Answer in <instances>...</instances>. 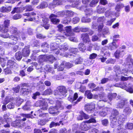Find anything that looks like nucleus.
I'll return each mask as SVG.
<instances>
[{
    "label": "nucleus",
    "mask_w": 133,
    "mask_h": 133,
    "mask_svg": "<svg viewBox=\"0 0 133 133\" xmlns=\"http://www.w3.org/2000/svg\"><path fill=\"white\" fill-rule=\"evenodd\" d=\"M118 114V112L117 110L113 109L112 114L110 117V119L111 123V125L113 128L117 126H119L118 124L121 125L125 120L124 118H123L122 116H120L117 122Z\"/></svg>",
    "instance_id": "f257e3e1"
},
{
    "label": "nucleus",
    "mask_w": 133,
    "mask_h": 133,
    "mask_svg": "<svg viewBox=\"0 0 133 133\" xmlns=\"http://www.w3.org/2000/svg\"><path fill=\"white\" fill-rule=\"evenodd\" d=\"M58 108H62L63 107L61 103L59 101L57 102L56 105L55 107H50L48 110L49 113L54 115H57L59 113Z\"/></svg>",
    "instance_id": "f03ea898"
},
{
    "label": "nucleus",
    "mask_w": 133,
    "mask_h": 133,
    "mask_svg": "<svg viewBox=\"0 0 133 133\" xmlns=\"http://www.w3.org/2000/svg\"><path fill=\"white\" fill-rule=\"evenodd\" d=\"M95 104L93 103L87 104L85 106V109L88 112H93L95 109Z\"/></svg>",
    "instance_id": "7ed1b4c3"
},
{
    "label": "nucleus",
    "mask_w": 133,
    "mask_h": 133,
    "mask_svg": "<svg viewBox=\"0 0 133 133\" xmlns=\"http://www.w3.org/2000/svg\"><path fill=\"white\" fill-rule=\"evenodd\" d=\"M8 118H4V117H1L0 118V121L3 124V126L5 128H9L10 127V122L8 121Z\"/></svg>",
    "instance_id": "20e7f679"
},
{
    "label": "nucleus",
    "mask_w": 133,
    "mask_h": 133,
    "mask_svg": "<svg viewBox=\"0 0 133 133\" xmlns=\"http://www.w3.org/2000/svg\"><path fill=\"white\" fill-rule=\"evenodd\" d=\"M10 30L11 32L13 34L17 36H18L20 37L21 36L22 38L23 39H24L25 38L22 35V33L18 34L17 32V29L15 27H10Z\"/></svg>",
    "instance_id": "39448f33"
},
{
    "label": "nucleus",
    "mask_w": 133,
    "mask_h": 133,
    "mask_svg": "<svg viewBox=\"0 0 133 133\" xmlns=\"http://www.w3.org/2000/svg\"><path fill=\"white\" fill-rule=\"evenodd\" d=\"M58 47V45L56 43H51L50 45V48L51 50L53 51L56 54H58L59 52V50L57 48Z\"/></svg>",
    "instance_id": "423d86ee"
},
{
    "label": "nucleus",
    "mask_w": 133,
    "mask_h": 133,
    "mask_svg": "<svg viewBox=\"0 0 133 133\" xmlns=\"http://www.w3.org/2000/svg\"><path fill=\"white\" fill-rule=\"evenodd\" d=\"M123 51H124L121 48L117 50L114 54L115 57L117 58H119L122 57L124 54L123 53Z\"/></svg>",
    "instance_id": "0eeeda50"
},
{
    "label": "nucleus",
    "mask_w": 133,
    "mask_h": 133,
    "mask_svg": "<svg viewBox=\"0 0 133 133\" xmlns=\"http://www.w3.org/2000/svg\"><path fill=\"white\" fill-rule=\"evenodd\" d=\"M40 106L41 107V109H39L38 111L37 112H38L41 111V110H46L48 108V104L45 101H41L40 103Z\"/></svg>",
    "instance_id": "6e6552de"
},
{
    "label": "nucleus",
    "mask_w": 133,
    "mask_h": 133,
    "mask_svg": "<svg viewBox=\"0 0 133 133\" xmlns=\"http://www.w3.org/2000/svg\"><path fill=\"white\" fill-rule=\"evenodd\" d=\"M16 65V64L14 62L11 60H9L6 64L7 68L10 69L15 68Z\"/></svg>",
    "instance_id": "1a4fd4ad"
},
{
    "label": "nucleus",
    "mask_w": 133,
    "mask_h": 133,
    "mask_svg": "<svg viewBox=\"0 0 133 133\" xmlns=\"http://www.w3.org/2000/svg\"><path fill=\"white\" fill-rule=\"evenodd\" d=\"M82 8L84 10V12L87 15H90L92 14V10L90 7L88 6L87 7V6L85 5L82 7Z\"/></svg>",
    "instance_id": "9d476101"
},
{
    "label": "nucleus",
    "mask_w": 133,
    "mask_h": 133,
    "mask_svg": "<svg viewBox=\"0 0 133 133\" xmlns=\"http://www.w3.org/2000/svg\"><path fill=\"white\" fill-rule=\"evenodd\" d=\"M30 52L29 47L26 46L22 50V55L24 57L28 56L30 54Z\"/></svg>",
    "instance_id": "9b49d317"
},
{
    "label": "nucleus",
    "mask_w": 133,
    "mask_h": 133,
    "mask_svg": "<svg viewBox=\"0 0 133 133\" xmlns=\"http://www.w3.org/2000/svg\"><path fill=\"white\" fill-rule=\"evenodd\" d=\"M86 123H87L84 121L81 124L80 126L81 129L85 131H87L90 128L89 125H87Z\"/></svg>",
    "instance_id": "f8f14e48"
},
{
    "label": "nucleus",
    "mask_w": 133,
    "mask_h": 133,
    "mask_svg": "<svg viewBox=\"0 0 133 133\" xmlns=\"http://www.w3.org/2000/svg\"><path fill=\"white\" fill-rule=\"evenodd\" d=\"M66 33L65 35L66 36H70L73 35L74 34L72 32V29L71 26H66L65 28Z\"/></svg>",
    "instance_id": "ddd939ff"
},
{
    "label": "nucleus",
    "mask_w": 133,
    "mask_h": 133,
    "mask_svg": "<svg viewBox=\"0 0 133 133\" xmlns=\"http://www.w3.org/2000/svg\"><path fill=\"white\" fill-rule=\"evenodd\" d=\"M81 38L83 41L85 43H87L90 41L88 35L87 34H83L81 35Z\"/></svg>",
    "instance_id": "4468645a"
},
{
    "label": "nucleus",
    "mask_w": 133,
    "mask_h": 133,
    "mask_svg": "<svg viewBox=\"0 0 133 133\" xmlns=\"http://www.w3.org/2000/svg\"><path fill=\"white\" fill-rule=\"evenodd\" d=\"M47 55H41L38 58V62L40 63H43L44 62L47 61Z\"/></svg>",
    "instance_id": "2eb2a0df"
},
{
    "label": "nucleus",
    "mask_w": 133,
    "mask_h": 133,
    "mask_svg": "<svg viewBox=\"0 0 133 133\" xmlns=\"http://www.w3.org/2000/svg\"><path fill=\"white\" fill-rule=\"evenodd\" d=\"M127 100L124 98L122 99L118 104L117 106L119 108H122L124 105L127 104Z\"/></svg>",
    "instance_id": "dca6fc26"
},
{
    "label": "nucleus",
    "mask_w": 133,
    "mask_h": 133,
    "mask_svg": "<svg viewBox=\"0 0 133 133\" xmlns=\"http://www.w3.org/2000/svg\"><path fill=\"white\" fill-rule=\"evenodd\" d=\"M125 84L124 83H123V85H124L125 86L123 87V88L130 93H133V89L131 87V85L130 84H129L128 85H125Z\"/></svg>",
    "instance_id": "f3484780"
},
{
    "label": "nucleus",
    "mask_w": 133,
    "mask_h": 133,
    "mask_svg": "<svg viewBox=\"0 0 133 133\" xmlns=\"http://www.w3.org/2000/svg\"><path fill=\"white\" fill-rule=\"evenodd\" d=\"M58 90L63 95H64L67 92L66 88L64 86H61L58 88Z\"/></svg>",
    "instance_id": "a211bd4d"
},
{
    "label": "nucleus",
    "mask_w": 133,
    "mask_h": 133,
    "mask_svg": "<svg viewBox=\"0 0 133 133\" xmlns=\"http://www.w3.org/2000/svg\"><path fill=\"white\" fill-rule=\"evenodd\" d=\"M65 0H54L52 4L51 5H59L62 4L63 2H65Z\"/></svg>",
    "instance_id": "6ab92c4d"
},
{
    "label": "nucleus",
    "mask_w": 133,
    "mask_h": 133,
    "mask_svg": "<svg viewBox=\"0 0 133 133\" xmlns=\"http://www.w3.org/2000/svg\"><path fill=\"white\" fill-rule=\"evenodd\" d=\"M111 109L110 108H104L101 111L99 114L100 116L103 117H104L107 115V113L108 110H110Z\"/></svg>",
    "instance_id": "aec40b11"
},
{
    "label": "nucleus",
    "mask_w": 133,
    "mask_h": 133,
    "mask_svg": "<svg viewBox=\"0 0 133 133\" xmlns=\"http://www.w3.org/2000/svg\"><path fill=\"white\" fill-rule=\"evenodd\" d=\"M42 48V51L45 52H46L49 48L48 44L46 43H42L41 45Z\"/></svg>",
    "instance_id": "412c9836"
},
{
    "label": "nucleus",
    "mask_w": 133,
    "mask_h": 133,
    "mask_svg": "<svg viewBox=\"0 0 133 133\" xmlns=\"http://www.w3.org/2000/svg\"><path fill=\"white\" fill-rule=\"evenodd\" d=\"M52 14H51L49 16V18L51 20V22L54 24H55L59 22V19L56 18V17L55 16H51Z\"/></svg>",
    "instance_id": "4be33fe9"
},
{
    "label": "nucleus",
    "mask_w": 133,
    "mask_h": 133,
    "mask_svg": "<svg viewBox=\"0 0 133 133\" xmlns=\"http://www.w3.org/2000/svg\"><path fill=\"white\" fill-rule=\"evenodd\" d=\"M118 46V45H117L115 42L113 41L112 43L109 44L108 48L111 50H113L117 48Z\"/></svg>",
    "instance_id": "5701e85b"
},
{
    "label": "nucleus",
    "mask_w": 133,
    "mask_h": 133,
    "mask_svg": "<svg viewBox=\"0 0 133 133\" xmlns=\"http://www.w3.org/2000/svg\"><path fill=\"white\" fill-rule=\"evenodd\" d=\"M78 96L77 93H75L74 95V97L71 96H69L68 98V100L71 102H72L75 100H76L78 98Z\"/></svg>",
    "instance_id": "b1692460"
},
{
    "label": "nucleus",
    "mask_w": 133,
    "mask_h": 133,
    "mask_svg": "<svg viewBox=\"0 0 133 133\" xmlns=\"http://www.w3.org/2000/svg\"><path fill=\"white\" fill-rule=\"evenodd\" d=\"M11 7H8L6 8L5 7L3 6L1 8L0 11L1 12H10L11 10Z\"/></svg>",
    "instance_id": "393cba45"
},
{
    "label": "nucleus",
    "mask_w": 133,
    "mask_h": 133,
    "mask_svg": "<svg viewBox=\"0 0 133 133\" xmlns=\"http://www.w3.org/2000/svg\"><path fill=\"white\" fill-rule=\"evenodd\" d=\"M117 96L116 93H110L108 95V97L109 100L111 101L113 99L115 98Z\"/></svg>",
    "instance_id": "a878e982"
},
{
    "label": "nucleus",
    "mask_w": 133,
    "mask_h": 133,
    "mask_svg": "<svg viewBox=\"0 0 133 133\" xmlns=\"http://www.w3.org/2000/svg\"><path fill=\"white\" fill-rule=\"evenodd\" d=\"M62 121H60L59 123H55L54 122H52L50 124V128H52L57 126H59L61 124L62 125H63V124L62 123Z\"/></svg>",
    "instance_id": "bb28decb"
},
{
    "label": "nucleus",
    "mask_w": 133,
    "mask_h": 133,
    "mask_svg": "<svg viewBox=\"0 0 133 133\" xmlns=\"http://www.w3.org/2000/svg\"><path fill=\"white\" fill-rule=\"evenodd\" d=\"M65 15H66V11H62L57 12L56 15L52 14L51 16H54L56 17H58L63 16Z\"/></svg>",
    "instance_id": "cd10ccee"
},
{
    "label": "nucleus",
    "mask_w": 133,
    "mask_h": 133,
    "mask_svg": "<svg viewBox=\"0 0 133 133\" xmlns=\"http://www.w3.org/2000/svg\"><path fill=\"white\" fill-rule=\"evenodd\" d=\"M58 48L60 50L63 49L66 50L68 49V46L66 43L59 45Z\"/></svg>",
    "instance_id": "c85d7f7f"
},
{
    "label": "nucleus",
    "mask_w": 133,
    "mask_h": 133,
    "mask_svg": "<svg viewBox=\"0 0 133 133\" xmlns=\"http://www.w3.org/2000/svg\"><path fill=\"white\" fill-rule=\"evenodd\" d=\"M132 112L131 109L128 107L125 108L123 110V112L125 115L130 114Z\"/></svg>",
    "instance_id": "c756f323"
},
{
    "label": "nucleus",
    "mask_w": 133,
    "mask_h": 133,
    "mask_svg": "<svg viewBox=\"0 0 133 133\" xmlns=\"http://www.w3.org/2000/svg\"><path fill=\"white\" fill-rule=\"evenodd\" d=\"M106 10V9L103 7L99 6L97 7V11L99 13H103Z\"/></svg>",
    "instance_id": "7c9ffc66"
},
{
    "label": "nucleus",
    "mask_w": 133,
    "mask_h": 133,
    "mask_svg": "<svg viewBox=\"0 0 133 133\" xmlns=\"http://www.w3.org/2000/svg\"><path fill=\"white\" fill-rule=\"evenodd\" d=\"M47 61H49L52 63L56 60L55 58L52 55H50L47 56Z\"/></svg>",
    "instance_id": "2f4dec72"
},
{
    "label": "nucleus",
    "mask_w": 133,
    "mask_h": 133,
    "mask_svg": "<svg viewBox=\"0 0 133 133\" xmlns=\"http://www.w3.org/2000/svg\"><path fill=\"white\" fill-rule=\"evenodd\" d=\"M78 49L80 51H84L86 49L85 45L83 43H80L79 45Z\"/></svg>",
    "instance_id": "473e14b6"
},
{
    "label": "nucleus",
    "mask_w": 133,
    "mask_h": 133,
    "mask_svg": "<svg viewBox=\"0 0 133 133\" xmlns=\"http://www.w3.org/2000/svg\"><path fill=\"white\" fill-rule=\"evenodd\" d=\"M124 6V4H118L116 6L115 9L116 11H119L120 9L123 8Z\"/></svg>",
    "instance_id": "72a5a7b5"
},
{
    "label": "nucleus",
    "mask_w": 133,
    "mask_h": 133,
    "mask_svg": "<svg viewBox=\"0 0 133 133\" xmlns=\"http://www.w3.org/2000/svg\"><path fill=\"white\" fill-rule=\"evenodd\" d=\"M85 95L87 96V98L89 99H91L93 97V95L90 91H86L85 92Z\"/></svg>",
    "instance_id": "f704fd0d"
},
{
    "label": "nucleus",
    "mask_w": 133,
    "mask_h": 133,
    "mask_svg": "<svg viewBox=\"0 0 133 133\" xmlns=\"http://www.w3.org/2000/svg\"><path fill=\"white\" fill-rule=\"evenodd\" d=\"M52 94V91L51 89H48L45 91L43 93L44 95H50Z\"/></svg>",
    "instance_id": "c9c22d12"
},
{
    "label": "nucleus",
    "mask_w": 133,
    "mask_h": 133,
    "mask_svg": "<svg viewBox=\"0 0 133 133\" xmlns=\"http://www.w3.org/2000/svg\"><path fill=\"white\" fill-rule=\"evenodd\" d=\"M14 100L13 98H9L8 97H6L4 101L3 102V103L4 104H6L10 102L11 101Z\"/></svg>",
    "instance_id": "e433bc0d"
},
{
    "label": "nucleus",
    "mask_w": 133,
    "mask_h": 133,
    "mask_svg": "<svg viewBox=\"0 0 133 133\" xmlns=\"http://www.w3.org/2000/svg\"><path fill=\"white\" fill-rule=\"evenodd\" d=\"M15 57L16 59L18 60H20L21 59L22 56L21 52L18 51L16 53Z\"/></svg>",
    "instance_id": "4c0bfd02"
},
{
    "label": "nucleus",
    "mask_w": 133,
    "mask_h": 133,
    "mask_svg": "<svg viewBox=\"0 0 133 133\" xmlns=\"http://www.w3.org/2000/svg\"><path fill=\"white\" fill-rule=\"evenodd\" d=\"M10 38L11 39L13 40L14 42H12L13 44H15L16 43L18 39V37L17 36H15L14 35H11L10 36Z\"/></svg>",
    "instance_id": "58836bf2"
},
{
    "label": "nucleus",
    "mask_w": 133,
    "mask_h": 133,
    "mask_svg": "<svg viewBox=\"0 0 133 133\" xmlns=\"http://www.w3.org/2000/svg\"><path fill=\"white\" fill-rule=\"evenodd\" d=\"M85 122L88 124L91 123H96L97 122L95 118H91L89 120L85 121Z\"/></svg>",
    "instance_id": "ea45409f"
},
{
    "label": "nucleus",
    "mask_w": 133,
    "mask_h": 133,
    "mask_svg": "<svg viewBox=\"0 0 133 133\" xmlns=\"http://www.w3.org/2000/svg\"><path fill=\"white\" fill-rule=\"evenodd\" d=\"M9 68H7L4 69V74L6 75H11L12 74V72L11 70L9 69Z\"/></svg>",
    "instance_id": "a19ab883"
},
{
    "label": "nucleus",
    "mask_w": 133,
    "mask_h": 133,
    "mask_svg": "<svg viewBox=\"0 0 133 133\" xmlns=\"http://www.w3.org/2000/svg\"><path fill=\"white\" fill-rule=\"evenodd\" d=\"M99 1V0H92L90 4V6L91 7L95 6Z\"/></svg>",
    "instance_id": "79ce46f5"
},
{
    "label": "nucleus",
    "mask_w": 133,
    "mask_h": 133,
    "mask_svg": "<svg viewBox=\"0 0 133 133\" xmlns=\"http://www.w3.org/2000/svg\"><path fill=\"white\" fill-rule=\"evenodd\" d=\"M65 62H63L59 66H58V70L59 71H62L65 67Z\"/></svg>",
    "instance_id": "37998d69"
},
{
    "label": "nucleus",
    "mask_w": 133,
    "mask_h": 133,
    "mask_svg": "<svg viewBox=\"0 0 133 133\" xmlns=\"http://www.w3.org/2000/svg\"><path fill=\"white\" fill-rule=\"evenodd\" d=\"M105 20V18L103 16L99 17L97 19V21L98 22L101 23V24H103Z\"/></svg>",
    "instance_id": "c03bdc74"
},
{
    "label": "nucleus",
    "mask_w": 133,
    "mask_h": 133,
    "mask_svg": "<svg viewBox=\"0 0 133 133\" xmlns=\"http://www.w3.org/2000/svg\"><path fill=\"white\" fill-rule=\"evenodd\" d=\"M74 15V12L72 11H66V15L67 17L70 18L72 17Z\"/></svg>",
    "instance_id": "a18cd8bd"
},
{
    "label": "nucleus",
    "mask_w": 133,
    "mask_h": 133,
    "mask_svg": "<svg viewBox=\"0 0 133 133\" xmlns=\"http://www.w3.org/2000/svg\"><path fill=\"white\" fill-rule=\"evenodd\" d=\"M17 98L16 104V105L19 106L21 104L22 102H23V100L19 97Z\"/></svg>",
    "instance_id": "49530a36"
},
{
    "label": "nucleus",
    "mask_w": 133,
    "mask_h": 133,
    "mask_svg": "<svg viewBox=\"0 0 133 133\" xmlns=\"http://www.w3.org/2000/svg\"><path fill=\"white\" fill-rule=\"evenodd\" d=\"M21 92L24 94H27L29 92H31V91L28 89L23 88L21 89Z\"/></svg>",
    "instance_id": "de8ad7c7"
},
{
    "label": "nucleus",
    "mask_w": 133,
    "mask_h": 133,
    "mask_svg": "<svg viewBox=\"0 0 133 133\" xmlns=\"http://www.w3.org/2000/svg\"><path fill=\"white\" fill-rule=\"evenodd\" d=\"M48 5L46 2L42 3L39 6V8L41 9L45 8Z\"/></svg>",
    "instance_id": "09e8293b"
},
{
    "label": "nucleus",
    "mask_w": 133,
    "mask_h": 133,
    "mask_svg": "<svg viewBox=\"0 0 133 133\" xmlns=\"http://www.w3.org/2000/svg\"><path fill=\"white\" fill-rule=\"evenodd\" d=\"M28 102H27L26 104L23 107V109L25 110H29L30 109V104H28Z\"/></svg>",
    "instance_id": "8fccbe9b"
},
{
    "label": "nucleus",
    "mask_w": 133,
    "mask_h": 133,
    "mask_svg": "<svg viewBox=\"0 0 133 133\" xmlns=\"http://www.w3.org/2000/svg\"><path fill=\"white\" fill-rule=\"evenodd\" d=\"M115 62V60L112 59V58H110L108 59L106 61V63L107 64H113Z\"/></svg>",
    "instance_id": "3c124183"
},
{
    "label": "nucleus",
    "mask_w": 133,
    "mask_h": 133,
    "mask_svg": "<svg viewBox=\"0 0 133 133\" xmlns=\"http://www.w3.org/2000/svg\"><path fill=\"white\" fill-rule=\"evenodd\" d=\"M71 20V18H69L67 19L66 18H64L62 21V23H63L66 24L69 23Z\"/></svg>",
    "instance_id": "603ef678"
},
{
    "label": "nucleus",
    "mask_w": 133,
    "mask_h": 133,
    "mask_svg": "<svg viewBox=\"0 0 133 133\" xmlns=\"http://www.w3.org/2000/svg\"><path fill=\"white\" fill-rule=\"evenodd\" d=\"M116 19V18H114L108 21L107 22V25L109 26L111 25L112 22L115 20Z\"/></svg>",
    "instance_id": "864d4df0"
},
{
    "label": "nucleus",
    "mask_w": 133,
    "mask_h": 133,
    "mask_svg": "<svg viewBox=\"0 0 133 133\" xmlns=\"http://www.w3.org/2000/svg\"><path fill=\"white\" fill-rule=\"evenodd\" d=\"M22 116L24 117V118L22 119V120L23 121L26 120V118H29L30 117V114H22Z\"/></svg>",
    "instance_id": "5fc2aeb1"
},
{
    "label": "nucleus",
    "mask_w": 133,
    "mask_h": 133,
    "mask_svg": "<svg viewBox=\"0 0 133 133\" xmlns=\"http://www.w3.org/2000/svg\"><path fill=\"white\" fill-rule=\"evenodd\" d=\"M83 61V59L81 58H79L78 59H77L75 62V64H81L82 63Z\"/></svg>",
    "instance_id": "6e6d98bb"
},
{
    "label": "nucleus",
    "mask_w": 133,
    "mask_h": 133,
    "mask_svg": "<svg viewBox=\"0 0 133 133\" xmlns=\"http://www.w3.org/2000/svg\"><path fill=\"white\" fill-rule=\"evenodd\" d=\"M90 133H99L98 129L94 128L91 129L89 131Z\"/></svg>",
    "instance_id": "4d7b16f0"
},
{
    "label": "nucleus",
    "mask_w": 133,
    "mask_h": 133,
    "mask_svg": "<svg viewBox=\"0 0 133 133\" xmlns=\"http://www.w3.org/2000/svg\"><path fill=\"white\" fill-rule=\"evenodd\" d=\"M69 51L71 53H72L73 54H75L78 52V50L77 48H74L70 49Z\"/></svg>",
    "instance_id": "13d9d810"
},
{
    "label": "nucleus",
    "mask_w": 133,
    "mask_h": 133,
    "mask_svg": "<svg viewBox=\"0 0 133 133\" xmlns=\"http://www.w3.org/2000/svg\"><path fill=\"white\" fill-rule=\"evenodd\" d=\"M15 107V103L13 102H11L7 105V107L9 109H13Z\"/></svg>",
    "instance_id": "bf43d9fd"
},
{
    "label": "nucleus",
    "mask_w": 133,
    "mask_h": 133,
    "mask_svg": "<svg viewBox=\"0 0 133 133\" xmlns=\"http://www.w3.org/2000/svg\"><path fill=\"white\" fill-rule=\"evenodd\" d=\"M119 38V35H114L111 37V38L113 40V41L115 42L118 40V39H116Z\"/></svg>",
    "instance_id": "052dcab7"
},
{
    "label": "nucleus",
    "mask_w": 133,
    "mask_h": 133,
    "mask_svg": "<svg viewBox=\"0 0 133 133\" xmlns=\"http://www.w3.org/2000/svg\"><path fill=\"white\" fill-rule=\"evenodd\" d=\"M97 56V55L95 53H93L90 54L89 57L90 59H94Z\"/></svg>",
    "instance_id": "680f3d73"
},
{
    "label": "nucleus",
    "mask_w": 133,
    "mask_h": 133,
    "mask_svg": "<svg viewBox=\"0 0 133 133\" xmlns=\"http://www.w3.org/2000/svg\"><path fill=\"white\" fill-rule=\"evenodd\" d=\"M20 87L19 86H18L15 88H12V90L16 93L18 92L19 91Z\"/></svg>",
    "instance_id": "e2e57ef3"
},
{
    "label": "nucleus",
    "mask_w": 133,
    "mask_h": 133,
    "mask_svg": "<svg viewBox=\"0 0 133 133\" xmlns=\"http://www.w3.org/2000/svg\"><path fill=\"white\" fill-rule=\"evenodd\" d=\"M40 94L39 92H36L35 93H34L32 95V98L34 99H35L37 98V96H39Z\"/></svg>",
    "instance_id": "0e129e2a"
},
{
    "label": "nucleus",
    "mask_w": 133,
    "mask_h": 133,
    "mask_svg": "<svg viewBox=\"0 0 133 133\" xmlns=\"http://www.w3.org/2000/svg\"><path fill=\"white\" fill-rule=\"evenodd\" d=\"M65 66L68 68H70L73 66V65L69 62H65Z\"/></svg>",
    "instance_id": "69168bd1"
},
{
    "label": "nucleus",
    "mask_w": 133,
    "mask_h": 133,
    "mask_svg": "<svg viewBox=\"0 0 133 133\" xmlns=\"http://www.w3.org/2000/svg\"><path fill=\"white\" fill-rule=\"evenodd\" d=\"M81 114L77 117V119L78 120H82L83 119V112H81Z\"/></svg>",
    "instance_id": "338daca9"
},
{
    "label": "nucleus",
    "mask_w": 133,
    "mask_h": 133,
    "mask_svg": "<svg viewBox=\"0 0 133 133\" xmlns=\"http://www.w3.org/2000/svg\"><path fill=\"white\" fill-rule=\"evenodd\" d=\"M99 39V37L96 35L93 36L92 37V41L95 42L97 41Z\"/></svg>",
    "instance_id": "774afa93"
}]
</instances>
